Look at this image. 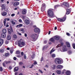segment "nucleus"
Here are the masks:
<instances>
[{
	"label": "nucleus",
	"instance_id": "nucleus-1",
	"mask_svg": "<svg viewBox=\"0 0 75 75\" xmlns=\"http://www.w3.org/2000/svg\"><path fill=\"white\" fill-rule=\"evenodd\" d=\"M47 14L49 17H54V13L51 9H49L48 10Z\"/></svg>",
	"mask_w": 75,
	"mask_h": 75
},
{
	"label": "nucleus",
	"instance_id": "nucleus-2",
	"mask_svg": "<svg viewBox=\"0 0 75 75\" xmlns=\"http://www.w3.org/2000/svg\"><path fill=\"white\" fill-rule=\"evenodd\" d=\"M54 62L57 64H60L62 62V59L60 58H57L54 60Z\"/></svg>",
	"mask_w": 75,
	"mask_h": 75
},
{
	"label": "nucleus",
	"instance_id": "nucleus-3",
	"mask_svg": "<svg viewBox=\"0 0 75 75\" xmlns=\"http://www.w3.org/2000/svg\"><path fill=\"white\" fill-rule=\"evenodd\" d=\"M38 37V34H37L35 33L33 34L31 36L32 38L35 41L37 39Z\"/></svg>",
	"mask_w": 75,
	"mask_h": 75
},
{
	"label": "nucleus",
	"instance_id": "nucleus-4",
	"mask_svg": "<svg viewBox=\"0 0 75 75\" xmlns=\"http://www.w3.org/2000/svg\"><path fill=\"white\" fill-rule=\"evenodd\" d=\"M18 46L20 47H22V46H24L25 45V43L24 42H22L21 43V40L18 41Z\"/></svg>",
	"mask_w": 75,
	"mask_h": 75
},
{
	"label": "nucleus",
	"instance_id": "nucleus-5",
	"mask_svg": "<svg viewBox=\"0 0 75 75\" xmlns=\"http://www.w3.org/2000/svg\"><path fill=\"white\" fill-rule=\"evenodd\" d=\"M66 15H65L63 18H58L57 20H58L59 21H60V22H64V21H65V20H66Z\"/></svg>",
	"mask_w": 75,
	"mask_h": 75
},
{
	"label": "nucleus",
	"instance_id": "nucleus-6",
	"mask_svg": "<svg viewBox=\"0 0 75 75\" xmlns=\"http://www.w3.org/2000/svg\"><path fill=\"white\" fill-rule=\"evenodd\" d=\"M61 5L62 6H64L67 7H69V6L68 3L67 2H63L62 4H61Z\"/></svg>",
	"mask_w": 75,
	"mask_h": 75
},
{
	"label": "nucleus",
	"instance_id": "nucleus-7",
	"mask_svg": "<svg viewBox=\"0 0 75 75\" xmlns=\"http://www.w3.org/2000/svg\"><path fill=\"white\" fill-rule=\"evenodd\" d=\"M45 7H46L45 4H42L41 7V11H44L45 10Z\"/></svg>",
	"mask_w": 75,
	"mask_h": 75
},
{
	"label": "nucleus",
	"instance_id": "nucleus-8",
	"mask_svg": "<svg viewBox=\"0 0 75 75\" xmlns=\"http://www.w3.org/2000/svg\"><path fill=\"white\" fill-rule=\"evenodd\" d=\"M62 39H60L59 42H61L60 45L59 44L57 45V46H56V48H59V47H61V46H62L63 45V43H62Z\"/></svg>",
	"mask_w": 75,
	"mask_h": 75
},
{
	"label": "nucleus",
	"instance_id": "nucleus-9",
	"mask_svg": "<svg viewBox=\"0 0 75 75\" xmlns=\"http://www.w3.org/2000/svg\"><path fill=\"white\" fill-rule=\"evenodd\" d=\"M6 20H7L6 18L4 19V26H6V27H9V25L7 24H8V23H6Z\"/></svg>",
	"mask_w": 75,
	"mask_h": 75
},
{
	"label": "nucleus",
	"instance_id": "nucleus-10",
	"mask_svg": "<svg viewBox=\"0 0 75 75\" xmlns=\"http://www.w3.org/2000/svg\"><path fill=\"white\" fill-rule=\"evenodd\" d=\"M34 31L35 33H38V34H39L40 32V30L38 28H35L34 29Z\"/></svg>",
	"mask_w": 75,
	"mask_h": 75
},
{
	"label": "nucleus",
	"instance_id": "nucleus-11",
	"mask_svg": "<svg viewBox=\"0 0 75 75\" xmlns=\"http://www.w3.org/2000/svg\"><path fill=\"white\" fill-rule=\"evenodd\" d=\"M62 50L63 51H62L61 50H60V51H61V52H65V51H67L68 50V49H67V46H64L62 49Z\"/></svg>",
	"mask_w": 75,
	"mask_h": 75
},
{
	"label": "nucleus",
	"instance_id": "nucleus-12",
	"mask_svg": "<svg viewBox=\"0 0 75 75\" xmlns=\"http://www.w3.org/2000/svg\"><path fill=\"white\" fill-rule=\"evenodd\" d=\"M8 61H4V62H5L6 64H10L12 62V60L9 59L8 60Z\"/></svg>",
	"mask_w": 75,
	"mask_h": 75
},
{
	"label": "nucleus",
	"instance_id": "nucleus-13",
	"mask_svg": "<svg viewBox=\"0 0 75 75\" xmlns=\"http://www.w3.org/2000/svg\"><path fill=\"white\" fill-rule=\"evenodd\" d=\"M50 68L51 69H52L53 70H55V68H56L55 65H53L51 66L50 67Z\"/></svg>",
	"mask_w": 75,
	"mask_h": 75
},
{
	"label": "nucleus",
	"instance_id": "nucleus-14",
	"mask_svg": "<svg viewBox=\"0 0 75 75\" xmlns=\"http://www.w3.org/2000/svg\"><path fill=\"white\" fill-rule=\"evenodd\" d=\"M63 66L61 65H59L57 67V69H62V68H63Z\"/></svg>",
	"mask_w": 75,
	"mask_h": 75
},
{
	"label": "nucleus",
	"instance_id": "nucleus-15",
	"mask_svg": "<svg viewBox=\"0 0 75 75\" xmlns=\"http://www.w3.org/2000/svg\"><path fill=\"white\" fill-rule=\"evenodd\" d=\"M54 38L55 40H59L60 39V37L58 36H56L54 37Z\"/></svg>",
	"mask_w": 75,
	"mask_h": 75
},
{
	"label": "nucleus",
	"instance_id": "nucleus-16",
	"mask_svg": "<svg viewBox=\"0 0 75 75\" xmlns=\"http://www.w3.org/2000/svg\"><path fill=\"white\" fill-rule=\"evenodd\" d=\"M27 13V10L26 9H23L22 12V14H26Z\"/></svg>",
	"mask_w": 75,
	"mask_h": 75
},
{
	"label": "nucleus",
	"instance_id": "nucleus-17",
	"mask_svg": "<svg viewBox=\"0 0 75 75\" xmlns=\"http://www.w3.org/2000/svg\"><path fill=\"white\" fill-rule=\"evenodd\" d=\"M1 15L2 16H5L7 15V12H2Z\"/></svg>",
	"mask_w": 75,
	"mask_h": 75
},
{
	"label": "nucleus",
	"instance_id": "nucleus-18",
	"mask_svg": "<svg viewBox=\"0 0 75 75\" xmlns=\"http://www.w3.org/2000/svg\"><path fill=\"white\" fill-rule=\"evenodd\" d=\"M71 13V9H68L67 10V11L66 13V14H69Z\"/></svg>",
	"mask_w": 75,
	"mask_h": 75
},
{
	"label": "nucleus",
	"instance_id": "nucleus-19",
	"mask_svg": "<svg viewBox=\"0 0 75 75\" xmlns=\"http://www.w3.org/2000/svg\"><path fill=\"white\" fill-rule=\"evenodd\" d=\"M24 22L26 24H28L30 23V21H29V20L28 19H26L25 21Z\"/></svg>",
	"mask_w": 75,
	"mask_h": 75
},
{
	"label": "nucleus",
	"instance_id": "nucleus-20",
	"mask_svg": "<svg viewBox=\"0 0 75 75\" xmlns=\"http://www.w3.org/2000/svg\"><path fill=\"white\" fill-rule=\"evenodd\" d=\"M1 37L3 38H5L6 36V33H2L1 35Z\"/></svg>",
	"mask_w": 75,
	"mask_h": 75
},
{
	"label": "nucleus",
	"instance_id": "nucleus-21",
	"mask_svg": "<svg viewBox=\"0 0 75 75\" xmlns=\"http://www.w3.org/2000/svg\"><path fill=\"white\" fill-rule=\"evenodd\" d=\"M50 41H51L52 42H55V39H54V37H53L52 38H51L50 40Z\"/></svg>",
	"mask_w": 75,
	"mask_h": 75
},
{
	"label": "nucleus",
	"instance_id": "nucleus-22",
	"mask_svg": "<svg viewBox=\"0 0 75 75\" xmlns=\"http://www.w3.org/2000/svg\"><path fill=\"white\" fill-rule=\"evenodd\" d=\"M66 75H71V71H67L66 72Z\"/></svg>",
	"mask_w": 75,
	"mask_h": 75
},
{
	"label": "nucleus",
	"instance_id": "nucleus-23",
	"mask_svg": "<svg viewBox=\"0 0 75 75\" xmlns=\"http://www.w3.org/2000/svg\"><path fill=\"white\" fill-rule=\"evenodd\" d=\"M66 44L67 47H70L71 46L70 45V44L69 42H66Z\"/></svg>",
	"mask_w": 75,
	"mask_h": 75
},
{
	"label": "nucleus",
	"instance_id": "nucleus-24",
	"mask_svg": "<svg viewBox=\"0 0 75 75\" xmlns=\"http://www.w3.org/2000/svg\"><path fill=\"white\" fill-rule=\"evenodd\" d=\"M3 43V40L2 39H0V46Z\"/></svg>",
	"mask_w": 75,
	"mask_h": 75
},
{
	"label": "nucleus",
	"instance_id": "nucleus-25",
	"mask_svg": "<svg viewBox=\"0 0 75 75\" xmlns=\"http://www.w3.org/2000/svg\"><path fill=\"white\" fill-rule=\"evenodd\" d=\"M19 4V3L18 2H15L14 4V6H18Z\"/></svg>",
	"mask_w": 75,
	"mask_h": 75
},
{
	"label": "nucleus",
	"instance_id": "nucleus-26",
	"mask_svg": "<svg viewBox=\"0 0 75 75\" xmlns=\"http://www.w3.org/2000/svg\"><path fill=\"white\" fill-rule=\"evenodd\" d=\"M14 72H16V71H18V67H16L14 69Z\"/></svg>",
	"mask_w": 75,
	"mask_h": 75
},
{
	"label": "nucleus",
	"instance_id": "nucleus-27",
	"mask_svg": "<svg viewBox=\"0 0 75 75\" xmlns=\"http://www.w3.org/2000/svg\"><path fill=\"white\" fill-rule=\"evenodd\" d=\"M11 39V36H10V35H8L7 36V40H10Z\"/></svg>",
	"mask_w": 75,
	"mask_h": 75
},
{
	"label": "nucleus",
	"instance_id": "nucleus-28",
	"mask_svg": "<svg viewBox=\"0 0 75 75\" xmlns=\"http://www.w3.org/2000/svg\"><path fill=\"white\" fill-rule=\"evenodd\" d=\"M6 31H7L5 29H4L2 30V32H3V33H4L6 34Z\"/></svg>",
	"mask_w": 75,
	"mask_h": 75
},
{
	"label": "nucleus",
	"instance_id": "nucleus-29",
	"mask_svg": "<svg viewBox=\"0 0 75 75\" xmlns=\"http://www.w3.org/2000/svg\"><path fill=\"white\" fill-rule=\"evenodd\" d=\"M54 51H55V50H54V48H53V49H52L51 51L50 52V54H52V52H54Z\"/></svg>",
	"mask_w": 75,
	"mask_h": 75
},
{
	"label": "nucleus",
	"instance_id": "nucleus-30",
	"mask_svg": "<svg viewBox=\"0 0 75 75\" xmlns=\"http://www.w3.org/2000/svg\"><path fill=\"white\" fill-rule=\"evenodd\" d=\"M23 25V24H19L16 25V27H21Z\"/></svg>",
	"mask_w": 75,
	"mask_h": 75
},
{
	"label": "nucleus",
	"instance_id": "nucleus-31",
	"mask_svg": "<svg viewBox=\"0 0 75 75\" xmlns=\"http://www.w3.org/2000/svg\"><path fill=\"white\" fill-rule=\"evenodd\" d=\"M57 72L58 74H59L61 73V71L58 70L57 71Z\"/></svg>",
	"mask_w": 75,
	"mask_h": 75
},
{
	"label": "nucleus",
	"instance_id": "nucleus-32",
	"mask_svg": "<svg viewBox=\"0 0 75 75\" xmlns=\"http://www.w3.org/2000/svg\"><path fill=\"white\" fill-rule=\"evenodd\" d=\"M66 70L65 69H64L62 71V74H64V73H66Z\"/></svg>",
	"mask_w": 75,
	"mask_h": 75
},
{
	"label": "nucleus",
	"instance_id": "nucleus-33",
	"mask_svg": "<svg viewBox=\"0 0 75 75\" xmlns=\"http://www.w3.org/2000/svg\"><path fill=\"white\" fill-rule=\"evenodd\" d=\"M51 57L52 58H54L55 57V54H51Z\"/></svg>",
	"mask_w": 75,
	"mask_h": 75
},
{
	"label": "nucleus",
	"instance_id": "nucleus-34",
	"mask_svg": "<svg viewBox=\"0 0 75 75\" xmlns=\"http://www.w3.org/2000/svg\"><path fill=\"white\" fill-rule=\"evenodd\" d=\"M60 6V5H55L54 6V8L55 9L57 8V7H59Z\"/></svg>",
	"mask_w": 75,
	"mask_h": 75
},
{
	"label": "nucleus",
	"instance_id": "nucleus-35",
	"mask_svg": "<svg viewBox=\"0 0 75 75\" xmlns=\"http://www.w3.org/2000/svg\"><path fill=\"white\" fill-rule=\"evenodd\" d=\"M13 38H15V39L17 38V35H13Z\"/></svg>",
	"mask_w": 75,
	"mask_h": 75
},
{
	"label": "nucleus",
	"instance_id": "nucleus-36",
	"mask_svg": "<svg viewBox=\"0 0 75 75\" xmlns=\"http://www.w3.org/2000/svg\"><path fill=\"white\" fill-rule=\"evenodd\" d=\"M4 52V50L3 49H0V52H1V53H3Z\"/></svg>",
	"mask_w": 75,
	"mask_h": 75
},
{
	"label": "nucleus",
	"instance_id": "nucleus-37",
	"mask_svg": "<svg viewBox=\"0 0 75 75\" xmlns=\"http://www.w3.org/2000/svg\"><path fill=\"white\" fill-rule=\"evenodd\" d=\"M16 54H20V52L19 51H17L16 52Z\"/></svg>",
	"mask_w": 75,
	"mask_h": 75
},
{
	"label": "nucleus",
	"instance_id": "nucleus-38",
	"mask_svg": "<svg viewBox=\"0 0 75 75\" xmlns=\"http://www.w3.org/2000/svg\"><path fill=\"white\" fill-rule=\"evenodd\" d=\"M12 24H13V25H14V24H16V23L14 22V21H11Z\"/></svg>",
	"mask_w": 75,
	"mask_h": 75
},
{
	"label": "nucleus",
	"instance_id": "nucleus-39",
	"mask_svg": "<svg viewBox=\"0 0 75 75\" xmlns=\"http://www.w3.org/2000/svg\"><path fill=\"white\" fill-rule=\"evenodd\" d=\"M5 63H6V62H4H4L2 64L3 66L4 67H6V65H5Z\"/></svg>",
	"mask_w": 75,
	"mask_h": 75
},
{
	"label": "nucleus",
	"instance_id": "nucleus-40",
	"mask_svg": "<svg viewBox=\"0 0 75 75\" xmlns=\"http://www.w3.org/2000/svg\"><path fill=\"white\" fill-rule=\"evenodd\" d=\"M23 63L22 62H20L19 63V65H23Z\"/></svg>",
	"mask_w": 75,
	"mask_h": 75
},
{
	"label": "nucleus",
	"instance_id": "nucleus-41",
	"mask_svg": "<svg viewBox=\"0 0 75 75\" xmlns=\"http://www.w3.org/2000/svg\"><path fill=\"white\" fill-rule=\"evenodd\" d=\"M5 43L6 44H8V41L7 40H6Z\"/></svg>",
	"mask_w": 75,
	"mask_h": 75
},
{
	"label": "nucleus",
	"instance_id": "nucleus-42",
	"mask_svg": "<svg viewBox=\"0 0 75 75\" xmlns=\"http://www.w3.org/2000/svg\"><path fill=\"white\" fill-rule=\"evenodd\" d=\"M68 53H69V54L70 55V54H71V53H72V51H70L68 52Z\"/></svg>",
	"mask_w": 75,
	"mask_h": 75
},
{
	"label": "nucleus",
	"instance_id": "nucleus-43",
	"mask_svg": "<svg viewBox=\"0 0 75 75\" xmlns=\"http://www.w3.org/2000/svg\"><path fill=\"white\" fill-rule=\"evenodd\" d=\"M24 58L25 59H26L27 57H26V55L25 54H24Z\"/></svg>",
	"mask_w": 75,
	"mask_h": 75
},
{
	"label": "nucleus",
	"instance_id": "nucleus-44",
	"mask_svg": "<svg viewBox=\"0 0 75 75\" xmlns=\"http://www.w3.org/2000/svg\"><path fill=\"white\" fill-rule=\"evenodd\" d=\"M0 71L1 72H2V71H3V68H2V67H0Z\"/></svg>",
	"mask_w": 75,
	"mask_h": 75
},
{
	"label": "nucleus",
	"instance_id": "nucleus-45",
	"mask_svg": "<svg viewBox=\"0 0 75 75\" xmlns=\"http://www.w3.org/2000/svg\"><path fill=\"white\" fill-rule=\"evenodd\" d=\"M5 55L6 57H7V56L9 55V53H7L5 54Z\"/></svg>",
	"mask_w": 75,
	"mask_h": 75
},
{
	"label": "nucleus",
	"instance_id": "nucleus-46",
	"mask_svg": "<svg viewBox=\"0 0 75 75\" xmlns=\"http://www.w3.org/2000/svg\"><path fill=\"white\" fill-rule=\"evenodd\" d=\"M73 48L74 49H75V44H73Z\"/></svg>",
	"mask_w": 75,
	"mask_h": 75
},
{
	"label": "nucleus",
	"instance_id": "nucleus-47",
	"mask_svg": "<svg viewBox=\"0 0 75 75\" xmlns=\"http://www.w3.org/2000/svg\"><path fill=\"white\" fill-rule=\"evenodd\" d=\"M35 56V55L34 54H33L31 57V58H34V56Z\"/></svg>",
	"mask_w": 75,
	"mask_h": 75
},
{
	"label": "nucleus",
	"instance_id": "nucleus-48",
	"mask_svg": "<svg viewBox=\"0 0 75 75\" xmlns=\"http://www.w3.org/2000/svg\"><path fill=\"white\" fill-rule=\"evenodd\" d=\"M15 16V14L14 13H13L11 15V16L12 17H13V16Z\"/></svg>",
	"mask_w": 75,
	"mask_h": 75
},
{
	"label": "nucleus",
	"instance_id": "nucleus-49",
	"mask_svg": "<svg viewBox=\"0 0 75 75\" xmlns=\"http://www.w3.org/2000/svg\"><path fill=\"white\" fill-rule=\"evenodd\" d=\"M21 54L22 56H23V55H24V53L23 52H21Z\"/></svg>",
	"mask_w": 75,
	"mask_h": 75
},
{
	"label": "nucleus",
	"instance_id": "nucleus-50",
	"mask_svg": "<svg viewBox=\"0 0 75 75\" xmlns=\"http://www.w3.org/2000/svg\"><path fill=\"white\" fill-rule=\"evenodd\" d=\"M17 34L19 35H21V33H19V32H17Z\"/></svg>",
	"mask_w": 75,
	"mask_h": 75
},
{
	"label": "nucleus",
	"instance_id": "nucleus-51",
	"mask_svg": "<svg viewBox=\"0 0 75 75\" xmlns=\"http://www.w3.org/2000/svg\"><path fill=\"white\" fill-rule=\"evenodd\" d=\"M67 35H68V36H70V34L69 33H66Z\"/></svg>",
	"mask_w": 75,
	"mask_h": 75
},
{
	"label": "nucleus",
	"instance_id": "nucleus-52",
	"mask_svg": "<svg viewBox=\"0 0 75 75\" xmlns=\"http://www.w3.org/2000/svg\"><path fill=\"white\" fill-rule=\"evenodd\" d=\"M20 30L21 31H24V29L22 28L20 29Z\"/></svg>",
	"mask_w": 75,
	"mask_h": 75
},
{
	"label": "nucleus",
	"instance_id": "nucleus-53",
	"mask_svg": "<svg viewBox=\"0 0 75 75\" xmlns=\"http://www.w3.org/2000/svg\"><path fill=\"white\" fill-rule=\"evenodd\" d=\"M25 18V16H22V18L23 20H24V18Z\"/></svg>",
	"mask_w": 75,
	"mask_h": 75
},
{
	"label": "nucleus",
	"instance_id": "nucleus-54",
	"mask_svg": "<svg viewBox=\"0 0 75 75\" xmlns=\"http://www.w3.org/2000/svg\"><path fill=\"white\" fill-rule=\"evenodd\" d=\"M14 60H16L17 59V58L16 57H13Z\"/></svg>",
	"mask_w": 75,
	"mask_h": 75
},
{
	"label": "nucleus",
	"instance_id": "nucleus-55",
	"mask_svg": "<svg viewBox=\"0 0 75 75\" xmlns=\"http://www.w3.org/2000/svg\"><path fill=\"white\" fill-rule=\"evenodd\" d=\"M34 65H33L32 64L31 66V67H30V68H33V67H34Z\"/></svg>",
	"mask_w": 75,
	"mask_h": 75
},
{
	"label": "nucleus",
	"instance_id": "nucleus-56",
	"mask_svg": "<svg viewBox=\"0 0 75 75\" xmlns=\"http://www.w3.org/2000/svg\"><path fill=\"white\" fill-rule=\"evenodd\" d=\"M37 62H34V63H33V64L34 65H36V64H37Z\"/></svg>",
	"mask_w": 75,
	"mask_h": 75
},
{
	"label": "nucleus",
	"instance_id": "nucleus-57",
	"mask_svg": "<svg viewBox=\"0 0 75 75\" xmlns=\"http://www.w3.org/2000/svg\"><path fill=\"white\" fill-rule=\"evenodd\" d=\"M43 60V58H42V57L40 59V61H42Z\"/></svg>",
	"mask_w": 75,
	"mask_h": 75
},
{
	"label": "nucleus",
	"instance_id": "nucleus-58",
	"mask_svg": "<svg viewBox=\"0 0 75 75\" xmlns=\"http://www.w3.org/2000/svg\"><path fill=\"white\" fill-rule=\"evenodd\" d=\"M17 57L18 58H20L21 57V56L20 55H17Z\"/></svg>",
	"mask_w": 75,
	"mask_h": 75
},
{
	"label": "nucleus",
	"instance_id": "nucleus-59",
	"mask_svg": "<svg viewBox=\"0 0 75 75\" xmlns=\"http://www.w3.org/2000/svg\"><path fill=\"white\" fill-rule=\"evenodd\" d=\"M47 41H44V43H45V44H47Z\"/></svg>",
	"mask_w": 75,
	"mask_h": 75
},
{
	"label": "nucleus",
	"instance_id": "nucleus-60",
	"mask_svg": "<svg viewBox=\"0 0 75 75\" xmlns=\"http://www.w3.org/2000/svg\"><path fill=\"white\" fill-rule=\"evenodd\" d=\"M39 72H41V73L42 74V71L39 70Z\"/></svg>",
	"mask_w": 75,
	"mask_h": 75
},
{
	"label": "nucleus",
	"instance_id": "nucleus-61",
	"mask_svg": "<svg viewBox=\"0 0 75 75\" xmlns=\"http://www.w3.org/2000/svg\"><path fill=\"white\" fill-rule=\"evenodd\" d=\"M19 22H20V23H21V21H22L21 20V19H20L19 20Z\"/></svg>",
	"mask_w": 75,
	"mask_h": 75
},
{
	"label": "nucleus",
	"instance_id": "nucleus-62",
	"mask_svg": "<svg viewBox=\"0 0 75 75\" xmlns=\"http://www.w3.org/2000/svg\"><path fill=\"white\" fill-rule=\"evenodd\" d=\"M9 69H12V67H11V66L9 67Z\"/></svg>",
	"mask_w": 75,
	"mask_h": 75
},
{
	"label": "nucleus",
	"instance_id": "nucleus-63",
	"mask_svg": "<svg viewBox=\"0 0 75 75\" xmlns=\"http://www.w3.org/2000/svg\"><path fill=\"white\" fill-rule=\"evenodd\" d=\"M8 34H11V31L8 32Z\"/></svg>",
	"mask_w": 75,
	"mask_h": 75
},
{
	"label": "nucleus",
	"instance_id": "nucleus-64",
	"mask_svg": "<svg viewBox=\"0 0 75 75\" xmlns=\"http://www.w3.org/2000/svg\"><path fill=\"white\" fill-rule=\"evenodd\" d=\"M13 51L11 50L10 51V52L11 54H13Z\"/></svg>",
	"mask_w": 75,
	"mask_h": 75
}]
</instances>
